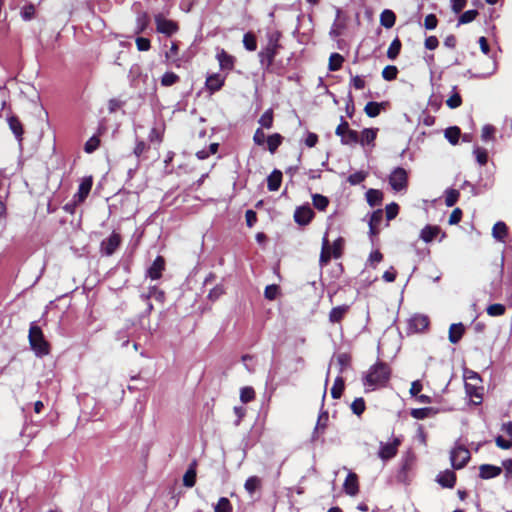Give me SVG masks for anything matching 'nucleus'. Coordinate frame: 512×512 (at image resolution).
Returning <instances> with one entry per match:
<instances>
[{
    "label": "nucleus",
    "mask_w": 512,
    "mask_h": 512,
    "mask_svg": "<svg viewBox=\"0 0 512 512\" xmlns=\"http://www.w3.org/2000/svg\"><path fill=\"white\" fill-rule=\"evenodd\" d=\"M282 34L278 30L268 31L266 34L267 44L258 53L260 64L263 68L268 69L278 54L281 45L279 43Z\"/></svg>",
    "instance_id": "f257e3e1"
},
{
    "label": "nucleus",
    "mask_w": 512,
    "mask_h": 512,
    "mask_svg": "<svg viewBox=\"0 0 512 512\" xmlns=\"http://www.w3.org/2000/svg\"><path fill=\"white\" fill-rule=\"evenodd\" d=\"M391 375L390 367L383 362L374 364L363 379L365 387L374 390L378 387H384L388 383Z\"/></svg>",
    "instance_id": "f03ea898"
},
{
    "label": "nucleus",
    "mask_w": 512,
    "mask_h": 512,
    "mask_svg": "<svg viewBox=\"0 0 512 512\" xmlns=\"http://www.w3.org/2000/svg\"><path fill=\"white\" fill-rule=\"evenodd\" d=\"M28 339L30 347L37 357L49 354L50 345L46 341L41 328L35 322L30 324Z\"/></svg>",
    "instance_id": "7ed1b4c3"
},
{
    "label": "nucleus",
    "mask_w": 512,
    "mask_h": 512,
    "mask_svg": "<svg viewBox=\"0 0 512 512\" xmlns=\"http://www.w3.org/2000/svg\"><path fill=\"white\" fill-rule=\"evenodd\" d=\"M335 133L341 138V143L344 145H356L359 143V133L351 129L343 117H341V123L337 126Z\"/></svg>",
    "instance_id": "20e7f679"
},
{
    "label": "nucleus",
    "mask_w": 512,
    "mask_h": 512,
    "mask_svg": "<svg viewBox=\"0 0 512 512\" xmlns=\"http://www.w3.org/2000/svg\"><path fill=\"white\" fill-rule=\"evenodd\" d=\"M450 460L454 469H461L470 460V451L464 446H457L451 451Z\"/></svg>",
    "instance_id": "39448f33"
},
{
    "label": "nucleus",
    "mask_w": 512,
    "mask_h": 512,
    "mask_svg": "<svg viewBox=\"0 0 512 512\" xmlns=\"http://www.w3.org/2000/svg\"><path fill=\"white\" fill-rule=\"evenodd\" d=\"M155 23L157 32L165 34L166 36H172L179 29L175 21L166 19L161 14L155 15Z\"/></svg>",
    "instance_id": "423d86ee"
},
{
    "label": "nucleus",
    "mask_w": 512,
    "mask_h": 512,
    "mask_svg": "<svg viewBox=\"0 0 512 512\" xmlns=\"http://www.w3.org/2000/svg\"><path fill=\"white\" fill-rule=\"evenodd\" d=\"M389 184L395 191H401L407 187V172L405 169L398 167L392 171L389 176Z\"/></svg>",
    "instance_id": "0eeeda50"
},
{
    "label": "nucleus",
    "mask_w": 512,
    "mask_h": 512,
    "mask_svg": "<svg viewBox=\"0 0 512 512\" xmlns=\"http://www.w3.org/2000/svg\"><path fill=\"white\" fill-rule=\"evenodd\" d=\"M122 241L119 233L113 232L108 238L101 242L100 250L105 256H111L118 249Z\"/></svg>",
    "instance_id": "6e6552de"
},
{
    "label": "nucleus",
    "mask_w": 512,
    "mask_h": 512,
    "mask_svg": "<svg viewBox=\"0 0 512 512\" xmlns=\"http://www.w3.org/2000/svg\"><path fill=\"white\" fill-rule=\"evenodd\" d=\"M429 318L426 315L415 314L408 321V330L412 333L422 332L427 329Z\"/></svg>",
    "instance_id": "1a4fd4ad"
},
{
    "label": "nucleus",
    "mask_w": 512,
    "mask_h": 512,
    "mask_svg": "<svg viewBox=\"0 0 512 512\" xmlns=\"http://www.w3.org/2000/svg\"><path fill=\"white\" fill-rule=\"evenodd\" d=\"M314 217V212L309 206H300L295 210L294 220L299 225H307Z\"/></svg>",
    "instance_id": "9d476101"
},
{
    "label": "nucleus",
    "mask_w": 512,
    "mask_h": 512,
    "mask_svg": "<svg viewBox=\"0 0 512 512\" xmlns=\"http://www.w3.org/2000/svg\"><path fill=\"white\" fill-rule=\"evenodd\" d=\"M92 188V178L86 177L82 179L77 193L74 195V202L75 203H82L87 196L89 195Z\"/></svg>",
    "instance_id": "9b49d317"
},
{
    "label": "nucleus",
    "mask_w": 512,
    "mask_h": 512,
    "mask_svg": "<svg viewBox=\"0 0 512 512\" xmlns=\"http://www.w3.org/2000/svg\"><path fill=\"white\" fill-rule=\"evenodd\" d=\"M400 444L398 439H395L393 443H381L379 450V457L383 460H388L393 458L397 453V448Z\"/></svg>",
    "instance_id": "f8f14e48"
},
{
    "label": "nucleus",
    "mask_w": 512,
    "mask_h": 512,
    "mask_svg": "<svg viewBox=\"0 0 512 512\" xmlns=\"http://www.w3.org/2000/svg\"><path fill=\"white\" fill-rule=\"evenodd\" d=\"M165 269V260L162 256H158L147 270V276L152 280H157L162 276Z\"/></svg>",
    "instance_id": "ddd939ff"
},
{
    "label": "nucleus",
    "mask_w": 512,
    "mask_h": 512,
    "mask_svg": "<svg viewBox=\"0 0 512 512\" xmlns=\"http://www.w3.org/2000/svg\"><path fill=\"white\" fill-rule=\"evenodd\" d=\"M343 487L346 494L355 496L359 492L358 476L353 472H349Z\"/></svg>",
    "instance_id": "4468645a"
},
{
    "label": "nucleus",
    "mask_w": 512,
    "mask_h": 512,
    "mask_svg": "<svg viewBox=\"0 0 512 512\" xmlns=\"http://www.w3.org/2000/svg\"><path fill=\"white\" fill-rule=\"evenodd\" d=\"M441 233V228L437 225H426L420 231V239L425 243L432 242Z\"/></svg>",
    "instance_id": "2eb2a0df"
},
{
    "label": "nucleus",
    "mask_w": 512,
    "mask_h": 512,
    "mask_svg": "<svg viewBox=\"0 0 512 512\" xmlns=\"http://www.w3.org/2000/svg\"><path fill=\"white\" fill-rule=\"evenodd\" d=\"M328 420L329 415L327 411H323L319 414L316 426L312 434V441H316L319 438L320 434L324 433L327 427Z\"/></svg>",
    "instance_id": "dca6fc26"
},
{
    "label": "nucleus",
    "mask_w": 512,
    "mask_h": 512,
    "mask_svg": "<svg viewBox=\"0 0 512 512\" xmlns=\"http://www.w3.org/2000/svg\"><path fill=\"white\" fill-rule=\"evenodd\" d=\"M436 481L445 488H453L456 482V475L451 470H445L438 474Z\"/></svg>",
    "instance_id": "f3484780"
},
{
    "label": "nucleus",
    "mask_w": 512,
    "mask_h": 512,
    "mask_svg": "<svg viewBox=\"0 0 512 512\" xmlns=\"http://www.w3.org/2000/svg\"><path fill=\"white\" fill-rule=\"evenodd\" d=\"M332 257H333V253L331 252L330 243L327 238V234H325V236L323 237V240H322V249H321V254H320V258H319L320 265L326 266L330 262Z\"/></svg>",
    "instance_id": "a211bd4d"
},
{
    "label": "nucleus",
    "mask_w": 512,
    "mask_h": 512,
    "mask_svg": "<svg viewBox=\"0 0 512 512\" xmlns=\"http://www.w3.org/2000/svg\"><path fill=\"white\" fill-rule=\"evenodd\" d=\"M502 472L501 467L483 464L479 467V476L483 479H490L500 475Z\"/></svg>",
    "instance_id": "6ab92c4d"
},
{
    "label": "nucleus",
    "mask_w": 512,
    "mask_h": 512,
    "mask_svg": "<svg viewBox=\"0 0 512 512\" xmlns=\"http://www.w3.org/2000/svg\"><path fill=\"white\" fill-rule=\"evenodd\" d=\"M7 121L9 128L11 129L17 140L21 142L24 131L22 123L20 122L19 118L15 115H11L10 117H8Z\"/></svg>",
    "instance_id": "aec40b11"
},
{
    "label": "nucleus",
    "mask_w": 512,
    "mask_h": 512,
    "mask_svg": "<svg viewBox=\"0 0 512 512\" xmlns=\"http://www.w3.org/2000/svg\"><path fill=\"white\" fill-rule=\"evenodd\" d=\"M282 182V172L275 169L267 178V187L269 191H277Z\"/></svg>",
    "instance_id": "412c9836"
},
{
    "label": "nucleus",
    "mask_w": 512,
    "mask_h": 512,
    "mask_svg": "<svg viewBox=\"0 0 512 512\" xmlns=\"http://www.w3.org/2000/svg\"><path fill=\"white\" fill-rule=\"evenodd\" d=\"M465 328L462 323L452 324L449 328V341L456 344L464 334Z\"/></svg>",
    "instance_id": "4be33fe9"
},
{
    "label": "nucleus",
    "mask_w": 512,
    "mask_h": 512,
    "mask_svg": "<svg viewBox=\"0 0 512 512\" xmlns=\"http://www.w3.org/2000/svg\"><path fill=\"white\" fill-rule=\"evenodd\" d=\"M349 310L348 305H341L332 308L329 313V321L332 323L340 322Z\"/></svg>",
    "instance_id": "5701e85b"
},
{
    "label": "nucleus",
    "mask_w": 512,
    "mask_h": 512,
    "mask_svg": "<svg viewBox=\"0 0 512 512\" xmlns=\"http://www.w3.org/2000/svg\"><path fill=\"white\" fill-rule=\"evenodd\" d=\"M217 59L222 69L231 70L234 66L235 58L229 55L225 50H221L217 54Z\"/></svg>",
    "instance_id": "b1692460"
},
{
    "label": "nucleus",
    "mask_w": 512,
    "mask_h": 512,
    "mask_svg": "<svg viewBox=\"0 0 512 512\" xmlns=\"http://www.w3.org/2000/svg\"><path fill=\"white\" fill-rule=\"evenodd\" d=\"M396 15L392 10L385 9L380 15V23L383 27L390 29L394 26Z\"/></svg>",
    "instance_id": "393cba45"
},
{
    "label": "nucleus",
    "mask_w": 512,
    "mask_h": 512,
    "mask_svg": "<svg viewBox=\"0 0 512 512\" xmlns=\"http://www.w3.org/2000/svg\"><path fill=\"white\" fill-rule=\"evenodd\" d=\"M508 228L506 224L502 221L497 222L492 229L493 237L498 241H504V238L507 236Z\"/></svg>",
    "instance_id": "a878e982"
},
{
    "label": "nucleus",
    "mask_w": 512,
    "mask_h": 512,
    "mask_svg": "<svg viewBox=\"0 0 512 512\" xmlns=\"http://www.w3.org/2000/svg\"><path fill=\"white\" fill-rule=\"evenodd\" d=\"M366 199L370 206L380 205L383 199V193L377 189H369L366 192Z\"/></svg>",
    "instance_id": "bb28decb"
},
{
    "label": "nucleus",
    "mask_w": 512,
    "mask_h": 512,
    "mask_svg": "<svg viewBox=\"0 0 512 512\" xmlns=\"http://www.w3.org/2000/svg\"><path fill=\"white\" fill-rule=\"evenodd\" d=\"M377 130L366 128L364 129L361 134H359V143L364 146L368 145L374 142L376 138Z\"/></svg>",
    "instance_id": "cd10ccee"
},
{
    "label": "nucleus",
    "mask_w": 512,
    "mask_h": 512,
    "mask_svg": "<svg viewBox=\"0 0 512 512\" xmlns=\"http://www.w3.org/2000/svg\"><path fill=\"white\" fill-rule=\"evenodd\" d=\"M411 416L415 419H425L436 414L432 407L416 408L410 412Z\"/></svg>",
    "instance_id": "c85d7f7f"
},
{
    "label": "nucleus",
    "mask_w": 512,
    "mask_h": 512,
    "mask_svg": "<svg viewBox=\"0 0 512 512\" xmlns=\"http://www.w3.org/2000/svg\"><path fill=\"white\" fill-rule=\"evenodd\" d=\"M262 480L258 476H251L249 477L245 484V490L250 494H254V492L261 488Z\"/></svg>",
    "instance_id": "c756f323"
},
{
    "label": "nucleus",
    "mask_w": 512,
    "mask_h": 512,
    "mask_svg": "<svg viewBox=\"0 0 512 512\" xmlns=\"http://www.w3.org/2000/svg\"><path fill=\"white\" fill-rule=\"evenodd\" d=\"M283 137L279 133H274L267 137L266 142L268 150L273 154L281 145Z\"/></svg>",
    "instance_id": "7c9ffc66"
},
{
    "label": "nucleus",
    "mask_w": 512,
    "mask_h": 512,
    "mask_svg": "<svg viewBox=\"0 0 512 512\" xmlns=\"http://www.w3.org/2000/svg\"><path fill=\"white\" fill-rule=\"evenodd\" d=\"M196 482L195 463L192 464L183 476V484L186 487H193Z\"/></svg>",
    "instance_id": "2f4dec72"
},
{
    "label": "nucleus",
    "mask_w": 512,
    "mask_h": 512,
    "mask_svg": "<svg viewBox=\"0 0 512 512\" xmlns=\"http://www.w3.org/2000/svg\"><path fill=\"white\" fill-rule=\"evenodd\" d=\"M178 50H179V47H178L177 42H172L169 51H167L165 54L167 61H170L176 67H180V60L176 58V56L178 54Z\"/></svg>",
    "instance_id": "473e14b6"
},
{
    "label": "nucleus",
    "mask_w": 512,
    "mask_h": 512,
    "mask_svg": "<svg viewBox=\"0 0 512 512\" xmlns=\"http://www.w3.org/2000/svg\"><path fill=\"white\" fill-rule=\"evenodd\" d=\"M313 205L319 211H325L329 205V199L321 194H314L312 196Z\"/></svg>",
    "instance_id": "72a5a7b5"
},
{
    "label": "nucleus",
    "mask_w": 512,
    "mask_h": 512,
    "mask_svg": "<svg viewBox=\"0 0 512 512\" xmlns=\"http://www.w3.org/2000/svg\"><path fill=\"white\" fill-rule=\"evenodd\" d=\"M401 41L399 40V38H395L388 50H387V57L390 59V60H394L398 57L399 53H400V50H401Z\"/></svg>",
    "instance_id": "f704fd0d"
},
{
    "label": "nucleus",
    "mask_w": 512,
    "mask_h": 512,
    "mask_svg": "<svg viewBox=\"0 0 512 512\" xmlns=\"http://www.w3.org/2000/svg\"><path fill=\"white\" fill-rule=\"evenodd\" d=\"M223 85V80L219 77V75L209 76L206 80V87L211 91H218Z\"/></svg>",
    "instance_id": "c9c22d12"
},
{
    "label": "nucleus",
    "mask_w": 512,
    "mask_h": 512,
    "mask_svg": "<svg viewBox=\"0 0 512 512\" xmlns=\"http://www.w3.org/2000/svg\"><path fill=\"white\" fill-rule=\"evenodd\" d=\"M344 390V380L342 377H337L334 381V384L331 388V396L334 399H338L341 397Z\"/></svg>",
    "instance_id": "e433bc0d"
},
{
    "label": "nucleus",
    "mask_w": 512,
    "mask_h": 512,
    "mask_svg": "<svg viewBox=\"0 0 512 512\" xmlns=\"http://www.w3.org/2000/svg\"><path fill=\"white\" fill-rule=\"evenodd\" d=\"M382 107L383 103L368 102L364 108V111L369 117H376L380 114Z\"/></svg>",
    "instance_id": "4c0bfd02"
},
{
    "label": "nucleus",
    "mask_w": 512,
    "mask_h": 512,
    "mask_svg": "<svg viewBox=\"0 0 512 512\" xmlns=\"http://www.w3.org/2000/svg\"><path fill=\"white\" fill-rule=\"evenodd\" d=\"M460 134V129L456 126L449 127L445 130L446 139L453 145L458 143Z\"/></svg>",
    "instance_id": "58836bf2"
},
{
    "label": "nucleus",
    "mask_w": 512,
    "mask_h": 512,
    "mask_svg": "<svg viewBox=\"0 0 512 512\" xmlns=\"http://www.w3.org/2000/svg\"><path fill=\"white\" fill-rule=\"evenodd\" d=\"M344 58L338 53H332L329 57V70L337 71L341 68Z\"/></svg>",
    "instance_id": "ea45409f"
},
{
    "label": "nucleus",
    "mask_w": 512,
    "mask_h": 512,
    "mask_svg": "<svg viewBox=\"0 0 512 512\" xmlns=\"http://www.w3.org/2000/svg\"><path fill=\"white\" fill-rule=\"evenodd\" d=\"M149 25V16L147 13H141L136 19V33H142Z\"/></svg>",
    "instance_id": "a19ab883"
},
{
    "label": "nucleus",
    "mask_w": 512,
    "mask_h": 512,
    "mask_svg": "<svg viewBox=\"0 0 512 512\" xmlns=\"http://www.w3.org/2000/svg\"><path fill=\"white\" fill-rule=\"evenodd\" d=\"M477 10H468L462 13L458 19V26L462 24H468L476 19L478 16Z\"/></svg>",
    "instance_id": "79ce46f5"
},
{
    "label": "nucleus",
    "mask_w": 512,
    "mask_h": 512,
    "mask_svg": "<svg viewBox=\"0 0 512 512\" xmlns=\"http://www.w3.org/2000/svg\"><path fill=\"white\" fill-rule=\"evenodd\" d=\"M214 512H232V505L229 499L221 497L214 507Z\"/></svg>",
    "instance_id": "37998d69"
},
{
    "label": "nucleus",
    "mask_w": 512,
    "mask_h": 512,
    "mask_svg": "<svg viewBox=\"0 0 512 512\" xmlns=\"http://www.w3.org/2000/svg\"><path fill=\"white\" fill-rule=\"evenodd\" d=\"M243 45L248 51H255L257 49V41L254 34L248 32L243 37Z\"/></svg>",
    "instance_id": "c03bdc74"
},
{
    "label": "nucleus",
    "mask_w": 512,
    "mask_h": 512,
    "mask_svg": "<svg viewBox=\"0 0 512 512\" xmlns=\"http://www.w3.org/2000/svg\"><path fill=\"white\" fill-rule=\"evenodd\" d=\"M459 191L455 190V189H447L445 191V204L448 206V207H452L455 205V203L458 201L459 199Z\"/></svg>",
    "instance_id": "a18cd8bd"
},
{
    "label": "nucleus",
    "mask_w": 512,
    "mask_h": 512,
    "mask_svg": "<svg viewBox=\"0 0 512 512\" xmlns=\"http://www.w3.org/2000/svg\"><path fill=\"white\" fill-rule=\"evenodd\" d=\"M344 244H345V241L342 237H339L337 238L332 245H330L331 247V252L333 253V257L334 258H340L341 255H342V250H343V247H344Z\"/></svg>",
    "instance_id": "49530a36"
},
{
    "label": "nucleus",
    "mask_w": 512,
    "mask_h": 512,
    "mask_svg": "<svg viewBox=\"0 0 512 512\" xmlns=\"http://www.w3.org/2000/svg\"><path fill=\"white\" fill-rule=\"evenodd\" d=\"M180 80L179 76L173 72H166L161 78L162 86L169 87Z\"/></svg>",
    "instance_id": "de8ad7c7"
},
{
    "label": "nucleus",
    "mask_w": 512,
    "mask_h": 512,
    "mask_svg": "<svg viewBox=\"0 0 512 512\" xmlns=\"http://www.w3.org/2000/svg\"><path fill=\"white\" fill-rule=\"evenodd\" d=\"M259 123L264 128H271L273 125V111L272 109H268L265 111L259 119Z\"/></svg>",
    "instance_id": "09e8293b"
},
{
    "label": "nucleus",
    "mask_w": 512,
    "mask_h": 512,
    "mask_svg": "<svg viewBox=\"0 0 512 512\" xmlns=\"http://www.w3.org/2000/svg\"><path fill=\"white\" fill-rule=\"evenodd\" d=\"M382 221V210L375 211L370 219L369 226H370V232L371 234H376V227L381 223Z\"/></svg>",
    "instance_id": "8fccbe9b"
},
{
    "label": "nucleus",
    "mask_w": 512,
    "mask_h": 512,
    "mask_svg": "<svg viewBox=\"0 0 512 512\" xmlns=\"http://www.w3.org/2000/svg\"><path fill=\"white\" fill-rule=\"evenodd\" d=\"M255 397V391L252 387H243L240 391V399L243 403L252 401Z\"/></svg>",
    "instance_id": "3c124183"
},
{
    "label": "nucleus",
    "mask_w": 512,
    "mask_h": 512,
    "mask_svg": "<svg viewBox=\"0 0 512 512\" xmlns=\"http://www.w3.org/2000/svg\"><path fill=\"white\" fill-rule=\"evenodd\" d=\"M486 311L489 316L495 317L503 315L506 311V308L504 305L497 303L488 306Z\"/></svg>",
    "instance_id": "603ef678"
},
{
    "label": "nucleus",
    "mask_w": 512,
    "mask_h": 512,
    "mask_svg": "<svg viewBox=\"0 0 512 512\" xmlns=\"http://www.w3.org/2000/svg\"><path fill=\"white\" fill-rule=\"evenodd\" d=\"M351 409L354 414L360 416L365 411V401L363 398H356L352 404Z\"/></svg>",
    "instance_id": "864d4df0"
},
{
    "label": "nucleus",
    "mask_w": 512,
    "mask_h": 512,
    "mask_svg": "<svg viewBox=\"0 0 512 512\" xmlns=\"http://www.w3.org/2000/svg\"><path fill=\"white\" fill-rule=\"evenodd\" d=\"M397 74L398 69L396 66H386L382 71V77L387 81L394 80L397 77Z\"/></svg>",
    "instance_id": "5fc2aeb1"
},
{
    "label": "nucleus",
    "mask_w": 512,
    "mask_h": 512,
    "mask_svg": "<svg viewBox=\"0 0 512 512\" xmlns=\"http://www.w3.org/2000/svg\"><path fill=\"white\" fill-rule=\"evenodd\" d=\"M367 177V173L364 172V171H358V172H355L353 174H351L349 177H348V182L351 184V185H358L360 184L361 182H363L365 180V178Z\"/></svg>",
    "instance_id": "6e6d98bb"
},
{
    "label": "nucleus",
    "mask_w": 512,
    "mask_h": 512,
    "mask_svg": "<svg viewBox=\"0 0 512 512\" xmlns=\"http://www.w3.org/2000/svg\"><path fill=\"white\" fill-rule=\"evenodd\" d=\"M474 154L476 156L477 162L480 165H485L487 163V161H488V154H487L486 149L480 148V147H476L474 149Z\"/></svg>",
    "instance_id": "4d7b16f0"
},
{
    "label": "nucleus",
    "mask_w": 512,
    "mask_h": 512,
    "mask_svg": "<svg viewBox=\"0 0 512 512\" xmlns=\"http://www.w3.org/2000/svg\"><path fill=\"white\" fill-rule=\"evenodd\" d=\"M100 145V140L98 137L96 136H92L86 143H85V146H84V150L85 152L87 153H92L94 152Z\"/></svg>",
    "instance_id": "13d9d810"
},
{
    "label": "nucleus",
    "mask_w": 512,
    "mask_h": 512,
    "mask_svg": "<svg viewBox=\"0 0 512 512\" xmlns=\"http://www.w3.org/2000/svg\"><path fill=\"white\" fill-rule=\"evenodd\" d=\"M278 293H279V287L275 284H272V285H268L265 288L264 296L268 300H274V299H276Z\"/></svg>",
    "instance_id": "bf43d9fd"
},
{
    "label": "nucleus",
    "mask_w": 512,
    "mask_h": 512,
    "mask_svg": "<svg viewBox=\"0 0 512 512\" xmlns=\"http://www.w3.org/2000/svg\"><path fill=\"white\" fill-rule=\"evenodd\" d=\"M461 103H462V99L458 93L453 94L446 101L447 106L451 109H455V108L459 107L461 105Z\"/></svg>",
    "instance_id": "052dcab7"
},
{
    "label": "nucleus",
    "mask_w": 512,
    "mask_h": 512,
    "mask_svg": "<svg viewBox=\"0 0 512 512\" xmlns=\"http://www.w3.org/2000/svg\"><path fill=\"white\" fill-rule=\"evenodd\" d=\"M437 24H438V20H437L436 15L428 14L425 17L424 26H425L426 29H428V30L435 29Z\"/></svg>",
    "instance_id": "680f3d73"
},
{
    "label": "nucleus",
    "mask_w": 512,
    "mask_h": 512,
    "mask_svg": "<svg viewBox=\"0 0 512 512\" xmlns=\"http://www.w3.org/2000/svg\"><path fill=\"white\" fill-rule=\"evenodd\" d=\"M386 217L388 220L394 219L399 211V206L396 203H391L386 206Z\"/></svg>",
    "instance_id": "e2e57ef3"
},
{
    "label": "nucleus",
    "mask_w": 512,
    "mask_h": 512,
    "mask_svg": "<svg viewBox=\"0 0 512 512\" xmlns=\"http://www.w3.org/2000/svg\"><path fill=\"white\" fill-rule=\"evenodd\" d=\"M136 46L139 51H148L151 47L150 40L144 37L136 38Z\"/></svg>",
    "instance_id": "0e129e2a"
},
{
    "label": "nucleus",
    "mask_w": 512,
    "mask_h": 512,
    "mask_svg": "<svg viewBox=\"0 0 512 512\" xmlns=\"http://www.w3.org/2000/svg\"><path fill=\"white\" fill-rule=\"evenodd\" d=\"M253 141L256 145L262 146L266 141V135L261 128H258L253 136Z\"/></svg>",
    "instance_id": "69168bd1"
},
{
    "label": "nucleus",
    "mask_w": 512,
    "mask_h": 512,
    "mask_svg": "<svg viewBox=\"0 0 512 512\" xmlns=\"http://www.w3.org/2000/svg\"><path fill=\"white\" fill-rule=\"evenodd\" d=\"M461 218H462V211L460 208H455L452 213L450 214V217H449V224L450 225H455V224H458L460 221H461Z\"/></svg>",
    "instance_id": "338daca9"
},
{
    "label": "nucleus",
    "mask_w": 512,
    "mask_h": 512,
    "mask_svg": "<svg viewBox=\"0 0 512 512\" xmlns=\"http://www.w3.org/2000/svg\"><path fill=\"white\" fill-rule=\"evenodd\" d=\"M467 0H451V9L455 14H459L466 6Z\"/></svg>",
    "instance_id": "774afa93"
}]
</instances>
